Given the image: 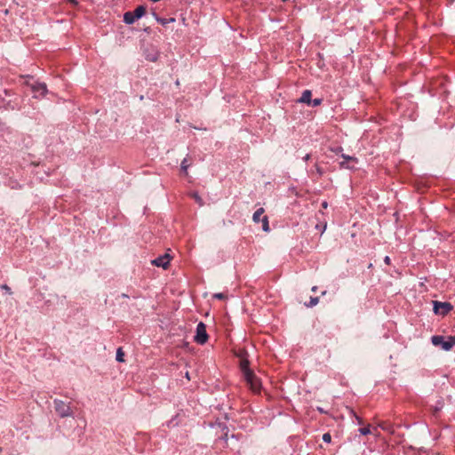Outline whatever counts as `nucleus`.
Masks as SVG:
<instances>
[{"label":"nucleus","mask_w":455,"mask_h":455,"mask_svg":"<svg viewBox=\"0 0 455 455\" xmlns=\"http://www.w3.org/2000/svg\"><path fill=\"white\" fill-rule=\"evenodd\" d=\"M146 12V8L143 5H139L135 8V10L132 12V14L139 20L141 18Z\"/></svg>","instance_id":"nucleus-12"},{"label":"nucleus","mask_w":455,"mask_h":455,"mask_svg":"<svg viewBox=\"0 0 455 455\" xmlns=\"http://www.w3.org/2000/svg\"><path fill=\"white\" fill-rule=\"evenodd\" d=\"M323 441L324 443H330L331 442V435L330 433H325L323 435Z\"/></svg>","instance_id":"nucleus-22"},{"label":"nucleus","mask_w":455,"mask_h":455,"mask_svg":"<svg viewBox=\"0 0 455 455\" xmlns=\"http://www.w3.org/2000/svg\"><path fill=\"white\" fill-rule=\"evenodd\" d=\"M264 209L263 208H259L252 215V220L255 222V223H259L260 220H261V215L264 213Z\"/></svg>","instance_id":"nucleus-13"},{"label":"nucleus","mask_w":455,"mask_h":455,"mask_svg":"<svg viewBox=\"0 0 455 455\" xmlns=\"http://www.w3.org/2000/svg\"><path fill=\"white\" fill-rule=\"evenodd\" d=\"M260 221H261V223H262V229H263L265 232H268L270 228H269V224H268V218H267V216H263Z\"/></svg>","instance_id":"nucleus-14"},{"label":"nucleus","mask_w":455,"mask_h":455,"mask_svg":"<svg viewBox=\"0 0 455 455\" xmlns=\"http://www.w3.org/2000/svg\"><path fill=\"white\" fill-rule=\"evenodd\" d=\"M311 290L312 291L315 292L317 291V286H313Z\"/></svg>","instance_id":"nucleus-32"},{"label":"nucleus","mask_w":455,"mask_h":455,"mask_svg":"<svg viewBox=\"0 0 455 455\" xmlns=\"http://www.w3.org/2000/svg\"><path fill=\"white\" fill-rule=\"evenodd\" d=\"M384 262H385L387 265H389V264H390V262H391L390 258H389L388 256H386V257L384 258Z\"/></svg>","instance_id":"nucleus-29"},{"label":"nucleus","mask_w":455,"mask_h":455,"mask_svg":"<svg viewBox=\"0 0 455 455\" xmlns=\"http://www.w3.org/2000/svg\"><path fill=\"white\" fill-rule=\"evenodd\" d=\"M72 5L76 6L78 4V2L76 0H68Z\"/></svg>","instance_id":"nucleus-30"},{"label":"nucleus","mask_w":455,"mask_h":455,"mask_svg":"<svg viewBox=\"0 0 455 455\" xmlns=\"http://www.w3.org/2000/svg\"><path fill=\"white\" fill-rule=\"evenodd\" d=\"M432 344L441 347L444 351H450L455 346V336H448L447 338L441 335H435L431 338Z\"/></svg>","instance_id":"nucleus-1"},{"label":"nucleus","mask_w":455,"mask_h":455,"mask_svg":"<svg viewBox=\"0 0 455 455\" xmlns=\"http://www.w3.org/2000/svg\"><path fill=\"white\" fill-rule=\"evenodd\" d=\"M170 255L165 253L152 260V264L156 267H162L163 268L166 269L170 264Z\"/></svg>","instance_id":"nucleus-6"},{"label":"nucleus","mask_w":455,"mask_h":455,"mask_svg":"<svg viewBox=\"0 0 455 455\" xmlns=\"http://www.w3.org/2000/svg\"><path fill=\"white\" fill-rule=\"evenodd\" d=\"M318 302H319L318 297H311L309 302L306 303V306L307 307H313L316 306L318 304Z\"/></svg>","instance_id":"nucleus-17"},{"label":"nucleus","mask_w":455,"mask_h":455,"mask_svg":"<svg viewBox=\"0 0 455 455\" xmlns=\"http://www.w3.org/2000/svg\"><path fill=\"white\" fill-rule=\"evenodd\" d=\"M359 433L363 435H369L371 433V430H370V425H368L367 427H361L359 428Z\"/></svg>","instance_id":"nucleus-18"},{"label":"nucleus","mask_w":455,"mask_h":455,"mask_svg":"<svg viewBox=\"0 0 455 455\" xmlns=\"http://www.w3.org/2000/svg\"><path fill=\"white\" fill-rule=\"evenodd\" d=\"M315 171L319 176L323 174V169L318 164H315Z\"/></svg>","instance_id":"nucleus-27"},{"label":"nucleus","mask_w":455,"mask_h":455,"mask_svg":"<svg viewBox=\"0 0 455 455\" xmlns=\"http://www.w3.org/2000/svg\"><path fill=\"white\" fill-rule=\"evenodd\" d=\"M322 205H323V208H326L327 207V203L323 202Z\"/></svg>","instance_id":"nucleus-33"},{"label":"nucleus","mask_w":455,"mask_h":455,"mask_svg":"<svg viewBox=\"0 0 455 455\" xmlns=\"http://www.w3.org/2000/svg\"><path fill=\"white\" fill-rule=\"evenodd\" d=\"M323 100L320 99V98H317V99H314L313 100H311V104L313 107H317L319 105H321Z\"/></svg>","instance_id":"nucleus-23"},{"label":"nucleus","mask_w":455,"mask_h":455,"mask_svg":"<svg viewBox=\"0 0 455 455\" xmlns=\"http://www.w3.org/2000/svg\"><path fill=\"white\" fill-rule=\"evenodd\" d=\"M212 297L218 299H226L228 298V296L223 292L214 293Z\"/></svg>","instance_id":"nucleus-19"},{"label":"nucleus","mask_w":455,"mask_h":455,"mask_svg":"<svg viewBox=\"0 0 455 455\" xmlns=\"http://www.w3.org/2000/svg\"><path fill=\"white\" fill-rule=\"evenodd\" d=\"M243 379L247 384V386L250 387V389L253 393H259L261 390V381L260 379L255 375V373L252 372H247L246 375L243 376Z\"/></svg>","instance_id":"nucleus-2"},{"label":"nucleus","mask_w":455,"mask_h":455,"mask_svg":"<svg viewBox=\"0 0 455 455\" xmlns=\"http://www.w3.org/2000/svg\"><path fill=\"white\" fill-rule=\"evenodd\" d=\"M305 161H308L310 159V155L309 154H307L304 158H303Z\"/></svg>","instance_id":"nucleus-31"},{"label":"nucleus","mask_w":455,"mask_h":455,"mask_svg":"<svg viewBox=\"0 0 455 455\" xmlns=\"http://www.w3.org/2000/svg\"><path fill=\"white\" fill-rule=\"evenodd\" d=\"M339 167L342 168V169H351V170L355 169L354 166L348 165L347 162H346V161L340 162L339 163Z\"/></svg>","instance_id":"nucleus-21"},{"label":"nucleus","mask_w":455,"mask_h":455,"mask_svg":"<svg viewBox=\"0 0 455 455\" xmlns=\"http://www.w3.org/2000/svg\"><path fill=\"white\" fill-rule=\"evenodd\" d=\"M351 413L354 415V417L355 418L356 421H357V424L358 425H362L363 424V419L361 417H359L358 415L355 414V412L354 411H351Z\"/></svg>","instance_id":"nucleus-25"},{"label":"nucleus","mask_w":455,"mask_h":455,"mask_svg":"<svg viewBox=\"0 0 455 455\" xmlns=\"http://www.w3.org/2000/svg\"><path fill=\"white\" fill-rule=\"evenodd\" d=\"M194 340L197 344H200V345L205 344L207 342V340H208V334H207V331H206V325L203 322H200L196 325V335H195Z\"/></svg>","instance_id":"nucleus-3"},{"label":"nucleus","mask_w":455,"mask_h":455,"mask_svg":"<svg viewBox=\"0 0 455 455\" xmlns=\"http://www.w3.org/2000/svg\"><path fill=\"white\" fill-rule=\"evenodd\" d=\"M341 157L346 162H352L354 164H357L358 163V159L356 157H355V156H348V155H346V154H341Z\"/></svg>","instance_id":"nucleus-15"},{"label":"nucleus","mask_w":455,"mask_h":455,"mask_svg":"<svg viewBox=\"0 0 455 455\" xmlns=\"http://www.w3.org/2000/svg\"><path fill=\"white\" fill-rule=\"evenodd\" d=\"M1 288L8 293H12L11 288L7 284H3Z\"/></svg>","instance_id":"nucleus-28"},{"label":"nucleus","mask_w":455,"mask_h":455,"mask_svg":"<svg viewBox=\"0 0 455 455\" xmlns=\"http://www.w3.org/2000/svg\"><path fill=\"white\" fill-rule=\"evenodd\" d=\"M35 97L44 96L47 93V86L44 83H36L32 86Z\"/></svg>","instance_id":"nucleus-7"},{"label":"nucleus","mask_w":455,"mask_h":455,"mask_svg":"<svg viewBox=\"0 0 455 455\" xmlns=\"http://www.w3.org/2000/svg\"><path fill=\"white\" fill-rule=\"evenodd\" d=\"M240 369L243 373V376L246 375L247 372H252V371L249 367V361L247 359H242L240 362Z\"/></svg>","instance_id":"nucleus-9"},{"label":"nucleus","mask_w":455,"mask_h":455,"mask_svg":"<svg viewBox=\"0 0 455 455\" xmlns=\"http://www.w3.org/2000/svg\"><path fill=\"white\" fill-rule=\"evenodd\" d=\"M54 406H55L56 412L61 418L68 417V416L71 415L70 406L68 404H67L66 403H64L63 401L55 399Z\"/></svg>","instance_id":"nucleus-4"},{"label":"nucleus","mask_w":455,"mask_h":455,"mask_svg":"<svg viewBox=\"0 0 455 455\" xmlns=\"http://www.w3.org/2000/svg\"><path fill=\"white\" fill-rule=\"evenodd\" d=\"M137 20V18L132 14V12H126L124 14V21L128 24H133Z\"/></svg>","instance_id":"nucleus-10"},{"label":"nucleus","mask_w":455,"mask_h":455,"mask_svg":"<svg viewBox=\"0 0 455 455\" xmlns=\"http://www.w3.org/2000/svg\"><path fill=\"white\" fill-rule=\"evenodd\" d=\"M154 16H155L156 21L163 26H166L169 23H173L176 20L175 18L165 19V18L158 17L156 13H154Z\"/></svg>","instance_id":"nucleus-11"},{"label":"nucleus","mask_w":455,"mask_h":455,"mask_svg":"<svg viewBox=\"0 0 455 455\" xmlns=\"http://www.w3.org/2000/svg\"><path fill=\"white\" fill-rule=\"evenodd\" d=\"M189 167V164L188 163V159L184 158L180 164V169L181 171L187 175L188 174V169Z\"/></svg>","instance_id":"nucleus-16"},{"label":"nucleus","mask_w":455,"mask_h":455,"mask_svg":"<svg viewBox=\"0 0 455 455\" xmlns=\"http://www.w3.org/2000/svg\"><path fill=\"white\" fill-rule=\"evenodd\" d=\"M2 451V448L0 447V451Z\"/></svg>","instance_id":"nucleus-35"},{"label":"nucleus","mask_w":455,"mask_h":455,"mask_svg":"<svg viewBox=\"0 0 455 455\" xmlns=\"http://www.w3.org/2000/svg\"><path fill=\"white\" fill-rule=\"evenodd\" d=\"M330 150L335 154H340L343 151V148L341 147H337V148H331Z\"/></svg>","instance_id":"nucleus-26"},{"label":"nucleus","mask_w":455,"mask_h":455,"mask_svg":"<svg viewBox=\"0 0 455 455\" xmlns=\"http://www.w3.org/2000/svg\"><path fill=\"white\" fill-rule=\"evenodd\" d=\"M311 96H312L311 91L310 90H305L302 92L301 97L298 100V102L310 105L311 104Z\"/></svg>","instance_id":"nucleus-8"},{"label":"nucleus","mask_w":455,"mask_h":455,"mask_svg":"<svg viewBox=\"0 0 455 455\" xmlns=\"http://www.w3.org/2000/svg\"><path fill=\"white\" fill-rule=\"evenodd\" d=\"M116 360L118 362L124 361V353L122 352V348H118L116 351Z\"/></svg>","instance_id":"nucleus-20"},{"label":"nucleus","mask_w":455,"mask_h":455,"mask_svg":"<svg viewBox=\"0 0 455 455\" xmlns=\"http://www.w3.org/2000/svg\"><path fill=\"white\" fill-rule=\"evenodd\" d=\"M193 197L195 198V200L199 204V205H203V200L202 198L199 196L198 194L195 193L193 194Z\"/></svg>","instance_id":"nucleus-24"},{"label":"nucleus","mask_w":455,"mask_h":455,"mask_svg":"<svg viewBox=\"0 0 455 455\" xmlns=\"http://www.w3.org/2000/svg\"><path fill=\"white\" fill-rule=\"evenodd\" d=\"M452 307L449 302L434 301V312L436 315H446L452 310Z\"/></svg>","instance_id":"nucleus-5"},{"label":"nucleus","mask_w":455,"mask_h":455,"mask_svg":"<svg viewBox=\"0 0 455 455\" xmlns=\"http://www.w3.org/2000/svg\"><path fill=\"white\" fill-rule=\"evenodd\" d=\"M122 297H123V298H128V295H127V294L123 293V294H122Z\"/></svg>","instance_id":"nucleus-34"}]
</instances>
